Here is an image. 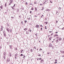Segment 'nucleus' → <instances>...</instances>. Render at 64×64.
<instances>
[{
	"label": "nucleus",
	"mask_w": 64,
	"mask_h": 64,
	"mask_svg": "<svg viewBox=\"0 0 64 64\" xmlns=\"http://www.w3.org/2000/svg\"><path fill=\"white\" fill-rule=\"evenodd\" d=\"M57 22H58V21L56 20V23H57Z\"/></svg>",
	"instance_id": "43"
},
{
	"label": "nucleus",
	"mask_w": 64,
	"mask_h": 64,
	"mask_svg": "<svg viewBox=\"0 0 64 64\" xmlns=\"http://www.w3.org/2000/svg\"><path fill=\"white\" fill-rule=\"evenodd\" d=\"M57 63V62H54V63H55V64H56V63Z\"/></svg>",
	"instance_id": "54"
},
{
	"label": "nucleus",
	"mask_w": 64,
	"mask_h": 64,
	"mask_svg": "<svg viewBox=\"0 0 64 64\" xmlns=\"http://www.w3.org/2000/svg\"><path fill=\"white\" fill-rule=\"evenodd\" d=\"M44 23L45 24H47V23H48V22H44Z\"/></svg>",
	"instance_id": "13"
},
{
	"label": "nucleus",
	"mask_w": 64,
	"mask_h": 64,
	"mask_svg": "<svg viewBox=\"0 0 64 64\" xmlns=\"http://www.w3.org/2000/svg\"><path fill=\"white\" fill-rule=\"evenodd\" d=\"M34 48L35 49H36V47H35V46L34 47Z\"/></svg>",
	"instance_id": "44"
},
{
	"label": "nucleus",
	"mask_w": 64,
	"mask_h": 64,
	"mask_svg": "<svg viewBox=\"0 0 64 64\" xmlns=\"http://www.w3.org/2000/svg\"><path fill=\"white\" fill-rule=\"evenodd\" d=\"M58 40H59L60 41V40H62V38H59Z\"/></svg>",
	"instance_id": "10"
},
{
	"label": "nucleus",
	"mask_w": 64,
	"mask_h": 64,
	"mask_svg": "<svg viewBox=\"0 0 64 64\" xmlns=\"http://www.w3.org/2000/svg\"><path fill=\"white\" fill-rule=\"evenodd\" d=\"M41 5H42H42H43V4H40V6H41Z\"/></svg>",
	"instance_id": "32"
},
{
	"label": "nucleus",
	"mask_w": 64,
	"mask_h": 64,
	"mask_svg": "<svg viewBox=\"0 0 64 64\" xmlns=\"http://www.w3.org/2000/svg\"><path fill=\"white\" fill-rule=\"evenodd\" d=\"M44 16L43 15H42V16H41V18H42V17H43V16Z\"/></svg>",
	"instance_id": "35"
},
{
	"label": "nucleus",
	"mask_w": 64,
	"mask_h": 64,
	"mask_svg": "<svg viewBox=\"0 0 64 64\" xmlns=\"http://www.w3.org/2000/svg\"><path fill=\"white\" fill-rule=\"evenodd\" d=\"M58 13V12L57 11L56 12V14H57V13Z\"/></svg>",
	"instance_id": "56"
},
{
	"label": "nucleus",
	"mask_w": 64,
	"mask_h": 64,
	"mask_svg": "<svg viewBox=\"0 0 64 64\" xmlns=\"http://www.w3.org/2000/svg\"><path fill=\"white\" fill-rule=\"evenodd\" d=\"M40 27H41V26H42V27H43V26H42V25H40Z\"/></svg>",
	"instance_id": "52"
},
{
	"label": "nucleus",
	"mask_w": 64,
	"mask_h": 64,
	"mask_svg": "<svg viewBox=\"0 0 64 64\" xmlns=\"http://www.w3.org/2000/svg\"><path fill=\"white\" fill-rule=\"evenodd\" d=\"M40 30H42V28H41Z\"/></svg>",
	"instance_id": "57"
},
{
	"label": "nucleus",
	"mask_w": 64,
	"mask_h": 64,
	"mask_svg": "<svg viewBox=\"0 0 64 64\" xmlns=\"http://www.w3.org/2000/svg\"><path fill=\"white\" fill-rule=\"evenodd\" d=\"M28 31H30V32H31V30H30V29Z\"/></svg>",
	"instance_id": "29"
},
{
	"label": "nucleus",
	"mask_w": 64,
	"mask_h": 64,
	"mask_svg": "<svg viewBox=\"0 0 64 64\" xmlns=\"http://www.w3.org/2000/svg\"><path fill=\"white\" fill-rule=\"evenodd\" d=\"M21 23V24H23V22H22Z\"/></svg>",
	"instance_id": "25"
},
{
	"label": "nucleus",
	"mask_w": 64,
	"mask_h": 64,
	"mask_svg": "<svg viewBox=\"0 0 64 64\" xmlns=\"http://www.w3.org/2000/svg\"><path fill=\"white\" fill-rule=\"evenodd\" d=\"M53 35V34H51V35Z\"/></svg>",
	"instance_id": "63"
},
{
	"label": "nucleus",
	"mask_w": 64,
	"mask_h": 64,
	"mask_svg": "<svg viewBox=\"0 0 64 64\" xmlns=\"http://www.w3.org/2000/svg\"><path fill=\"white\" fill-rule=\"evenodd\" d=\"M38 56H41V55H40V54H38Z\"/></svg>",
	"instance_id": "28"
},
{
	"label": "nucleus",
	"mask_w": 64,
	"mask_h": 64,
	"mask_svg": "<svg viewBox=\"0 0 64 64\" xmlns=\"http://www.w3.org/2000/svg\"><path fill=\"white\" fill-rule=\"evenodd\" d=\"M47 1H48V0H46L44 2V3H46V4L47 3H48Z\"/></svg>",
	"instance_id": "3"
},
{
	"label": "nucleus",
	"mask_w": 64,
	"mask_h": 64,
	"mask_svg": "<svg viewBox=\"0 0 64 64\" xmlns=\"http://www.w3.org/2000/svg\"><path fill=\"white\" fill-rule=\"evenodd\" d=\"M6 4H7V3H6L5 4V7H6Z\"/></svg>",
	"instance_id": "21"
},
{
	"label": "nucleus",
	"mask_w": 64,
	"mask_h": 64,
	"mask_svg": "<svg viewBox=\"0 0 64 64\" xmlns=\"http://www.w3.org/2000/svg\"><path fill=\"white\" fill-rule=\"evenodd\" d=\"M35 11H37V8H35Z\"/></svg>",
	"instance_id": "11"
},
{
	"label": "nucleus",
	"mask_w": 64,
	"mask_h": 64,
	"mask_svg": "<svg viewBox=\"0 0 64 64\" xmlns=\"http://www.w3.org/2000/svg\"><path fill=\"white\" fill-rule=\"evenodd\" d=\"M62 52H63L62 53H63V54H64V51H62Z\"/></svg>",
	"instance_id": "45"
},
{
	"label": "nucleus",
	"mask_w": 64,
	"mask_h": 64,
	"mask_svg": "<svg viewBox=\"0 0 64 64\" xmlns=\"http://www.w3.org/2000/svg\"><path fill=\"white\" fill-rule=\"evenodd\" d=\"M2 6H1V7H0L1 8V9H2Z\"/></svg>",
	"instance_id": "48"
},
{
	"label": "nucleus",
	"mask_w": 64,
	"mask_h": 64,
	"mask_svg": "<svg viewBox=\"0 0 64 64\" xmlns=\"http://www.w3.org/2000/svg\"><path fill=\"white\" fill-rule=\"evenodd\" d=\"M36 3H37V2H34V4H36Z\"/></svg>",
	"instance_id": "22"
},
{
	"label": "nucleus",
	"mask_w": 64,
	"mask_h": 64,
	"mask_svg": "<svg viewBox=\"0 0 64 64\" xmlns=\"http://www.w3.org/2000/svg\"><path fill=\"white\" fill-rule=\"evenodd\" d=\"M37 60H39V58H38Z\"/></svg>",
	"instance_id": "59"
},
{
	"label": "nucleus",
	"mask_w": 64,
	"mask_h": 64,
	"mask_svg": "<svg viewBox=\"0 0 64 64\" xmlns=\"http://www.w3.org/2000/svg\"><path fill=\"white\" fill-rule=\"evenodd\" d=\"M30 51H31V52H33V51H32V49H31L30 50Z\"/></svg>",
	"instance_id": "15"
},
{
	"label": "nucleus",
	"mask_w": 64,
	"mask_h": 64,
	"mask_svg": "<svg viewBox=\"0 0 64 64\" xmlns=\"http://www.w3.org/2000/svg\"><path fill=\"white\" fill-rule=\"evenodd\" d=\"M40 50H42V49L41 48L40 49Z\"/></svg>",
	"instance_id": "55"
},
{
	"label": "nucleus",
	"mask_w": 64,
	"mask_h": 64,
	"mask_svg": "<svg viewBox=\"0 0 64 64\" xmlns=\"http://www.w3.org/2000/svg\"><path fill=\"white\" fill-rule=\"evenodd\" d=\"M51 38H52V37H50L48 39L49 40V41H50V40H51Z\"/></svg>",
	"instance_id": "5"
},
{
	"label": "nucleus",
	"mask_w": 64,
	"mask_h": 64,
	"mask_svg": "<svg viewBox=\"0 0 64 64\" xmlns=\"http://www.w3.org/2000/svg\"><path fill=\"white\" fill-rule=\"evenodd\" d=\"M60 52H61V53H62V52H61V51H60Z\"/></svg>",
	"instance_id": "53"
},
{
	"label": "nucleus",
	"mask_w": 64,
	"mask_h": 64,
	"mask_svg": "<svg viewBox=\"0 0 64 64\" xmlns=\"http://www.w3.org/2000/svg\"><path fill=\"white\" fill-rule=\"evenodd\" d=\"M6 54L5 53V52H4V55H5Z\"/></svg>",
	"instance_id": "33"
},
{
	"label": "nucleus",
	"mask_w": 64,
	"mask_h": 64,
	"mask_svg": "<svg viewBox=\"0 0 64 64\" xmlns=\"http://www.w3.org/2000/svg\"><path fill=\"white\" fill-rule=\"evenodd\" d=\"M42 61H43V60H42L41 61H40V62L41 63H42Z\"/></svg>",
	"instance_id": "19"
},
{
	"label": "nucleus",
	"mask_w": 64,
	"mask_h": 64,
	"mask_svg": "<svg viewBox=\"0 0 64 64\" xmlns=\"http://www.w3.org/2000/svg\"><path fill=\"white\" fill-rule=\"evenodd\" d=\"M10 32H11V31H12V30H10Z\"/></svg>",
	"instance_id": "38"
},
{
	"label": "nucleus",
	"mask_w": 64,
	"mask_h": 64,
	"mask_svg": "<svg viewBox=\"0 0 64 64\" xmlns=\"http://www.w3.org/2000/svg\"><path fill=\"white\" fill-rule=\"evenodd\" d=\"M3 59L4 60H5V56L4 55L3 56Z\"/></svg>",
	"instance_id": "4"
},
{
	"label": "nucleus",
	"mask_w": 64,
	"mask_h": 64,
	"mask_svg": "<svg viewBox=\"0 0 64 64\" xmlns=\"http://www.w3.org/2000/svg\"><path fill=\"white\" fill-rule=\"evenodd\" d=\"M39 60H41V58H40L39 59Z\"/></svg>",
	"instance_id": "51"
},
{
	"label": "nucleus",
	"mask_w": 64,
	"mask_h": 64,
	"mask_svg": "<svg viewBox=\"0 0 64 64\" xmlns=\"http://www.w3.org/2000/svg\"><path fill=\"white\" fill-rule=\"evenodd\" d=\"M50 2L51 3H52V2H51V1H50Z\"/></svg>",
	"instance_id": "47"
},
{
	"label": "nucleus",
	"mask_w": 64,
	"mask_h": 64,
	"mask_svg": "<svg viewBox=\"0 0 64 64\" xmlns=\"http://www.w3.org/2000/svg\"><path fill=\"white\" fill-rule=\"evenodd\" d=\"M15 56H16V57H17V56L16 55V54H15Z\"/></svg>",
	"instance_id": "37"
},
{
	"label": "nucleus",
	"mask_w": 64,
	"mask_h": 64,
	"mask_svg": "<svg viewBox=\"0 0 64 64\" xmlns=\"http://www.w3.org/2000/svg\"><path fill=\"white\" fill-rule=\"evenodd\" d=\"M62 29H64V27L63 28H62Z\"/></svg>",
	"instance_id": "58"
},
{
	"label": "nucleus",
	"mask_w": 64,
	"mask_h": 64,
	"mask_svg": "<svg viewBox=\"0 0 64 64\" xmlns=\"http://www.w3.org/2000/svg\"><path fill=\"white\" fill-rule=\"evenodd\" d=\"M3 30V27L2 26V27L1 28V31H2Z\"/></svg>",
	"instance_id": "9"
},
{
	"label": "nucleus",
	"mask_w": 64,
	"mask_h": 64,
	"mask_svg": "<svg viewBox=\"0 0 64 64\" xmlns=\"http://www.w3.org/2000/svg\"><path fill=\"white\" fill-rule=\"evenodd\" d=\"M32 10H34V9H33V8L32 7Z\"/></svg>",
	"instance_id": "20"
},
{
	"label": "nucleus",
	"mask_w": 64,
	"mask_h": 64,
	"mask_svg": "<svg viewBox=\"0 0 64 64\" xmlns=\"http://www.w3.org/2000/svg\"><path fill=\"white\" fill-rule=\"evenodd\" d=\"M11 54H10V57H11Z\"/></svg>",
	"instance_id": "40"
},
{
	"label": "nucleus",
	"mask_w": 64,
	"mask_h": 64,
	"mask_svg": "<svg viewBox=\"0 0 64 64\" xmlns=\"http://www.w3.org/2000/svg\"><path fill=\"white\" fill-rule=\"evenodd\" d=\"M10 48H11V49L12 48V46H10Z\"/></svg>",
	"instance_id": "17"
},
{
	"label": "nucleus",
	"mask_w": 64,
	"mask_h": 64,
	"mask_svg": "<svg viewBox=\"0 0 64 64\" xmlns=\"http://www.w3.org/2000/svg\"><path fill=\"white\" fill-rule=\"evenodd\" d=\"M32 5V3H30V5Z\"/></svg>",
	"instance_id": "50"
},
{
	"label": "nucleus",
	"mask_w": 64,
	"mask_h": 64,
	"mask_svg": "<svg viewBox=\"0 0 64 64\" xmlns=\"http://www.w3.org/2000/svg\"><path fill=\"white\" fill-rule=\"evenodd\" d=\"M10 3H12V2H13L12 1H10Z\"/></svg>",
	"instance_id": "26"
},
{
	"label": "nucleus",
	"mask_w": 64,
	"mask_h": 64,
	"mask_svg": "<svg viewBox=\"0 0 64 64\" xmlns=\"http://www.w3.org/2000/svg\"><path fill=\"white\" fill-rule=\"evenodd\" d=\"M39 26L38 24H36V26H35V27L36 28H38Z\"/></svg>",
	"instance_id": "1"
},
{
	"label": "nucleus",
	"mask_w": 64,
	"mask_h": 64,
	"mask_svg": "<svg viewBox=\"0 0 64 64\" xmlns=\"http://www.w3.org/2000/svg\"><path fill=\"white\" fill-rule=\"evenodd\" d=\"M56 43H58V40H57L56 41Z\"/></svg>",
	"instance_id": "14"
},
{
	"label": "nucleus",
	"mask_w": 64,
	"mask_h": 64,
	"mask_svg": "<svg viewBox=\"0 0 64 64\" xmlns=\"http://www.w3.org/2000/svg\"><path fill=\"white\" fill-rule=\"evenodd\" d=\"M47 10H48V11H50V10H48V9Z\"/></svg>",
	"instance_id": "23"
},
{
	"label": "nucleus",
	"mask_w": 64,
	"mask_h": 64,
	"mask_svg": "<svg viewBox=\"0 0 64 64\" xmlns=\"http://www.w3.org/2000/svg\"><path fill=\"white\" fill-rule=\"evenodd\" d=\"M15 4H14L13 7H15Z\"/></svg>",
	"instance_id": "41"
},
{
	"label": "nucleus",
	"mask_w": 64,
	"mask_h": 64,
	"mask_svg": "<svg viewBox=\"0 0 64 64\" xmlns=\"http://www.w3.org/2000/svg\"><path fill=\"white\" fill-rule=\"evenodd\" d=\"M55 62H56V61H57V60H55Z\"/></svg>",
	"instance_id": "30"
},
{
	"label": "nucleus",
	"mask_w": 64,
	"mask_h": 64,
	"mask_svg": "<svg viewBox=\"0 0 64 64\" xmlns=\"http://www.w3.org/2000/svg\"><path fill=\"white\" fill-rule=\"evenodd\" d=\"M14 49H15V51H16V50H17V49L16 48H14Z\"/></svg>",
	"instance_id": "16"
},
{
	"label": "nucleus",
	"mask_w": 64,
	"mask_h": 64,
	"mask_svg": "<svg viewBox=\"0 0 64 64\" xmlns=\"http://www.w3.org/2000/svg\"><path fill=\"white\" fill-rule=\"evenodd\" d=\"M12 9H14V8H13V7H12Z\"/></svg>",
	"instance_id": "62"
},
{
	"label": "nucleus",
	"mask_w": 64,
	"mask_h": 64,
	"mask_svg": "<svg viewBox=\"0 0 64 64\" xmlns=\"http://www.w3.org/2000/svg\"><path fill=\"white\" fill-rule=\"evenodd\" d=\"M17 12H19V9H17Z\"/></svg>",
	"instance_id": "12"
},
{
	"label": "nucleus",
	"mask_w": 64,
	"mask_h": 64,
	"mask_svg": "<svg viewBox=\"0 0 64 64\" xmlns=\"http://www.w3.org/2000/svg\"><path fill=\"white\" fill-rule=\"evenodd\" d=\"M49 47H52V45L51 44H50L49 45Z\"/></svg>",
	"instance_id": "8"
},
{
	"label": "nucleus",
	"mask_w": 64,
	"mask_h": 64,
	"mask_svg": "<svg viewBox=\"0 0 64 64\" xmlns=\"http://www.w3.org/2000/svg\"><path fill=\"white\" fill-rule=\"evenodd\" d=\"M24 30H27V28H24Z\"/></svg>",
	"instance_id": "27"
},
{
	"label": "nucleus",
	"mask_w": 64,
	"mask_h": 64,
	"mask_svg": "<svg viewBox=\"0 0 64 64\" xmlns=\"http://www.w3.org/2000/svg\"><path fill=\"white\" fill-rule=\"evenodd\" d=\"M49 32H50V33H51V32H52V31H50Z\"/></svg>",
	"instance_id": "39"
},
{
	"label": "nucleus",
	"mask_w": 64,
	"mask_h": 64,
	"mask_svg": "<svg viewBox=\"0 0 64 64\" xmlns=\"http://www.w3.org/2000/svg\"><path fill=\"white\" fill-rule=\"evenodd\" d=\"M9 61H10V59H9V58H8L7 60V62H9Z\"/></svg>",
	"instance_id": "2"
},
{
	"label": "nucleus",
	"mask_w": 64,
	"mask_h": 64,
	"mask_svg": "<svg viewBox=\"0 0 64 64\" xmlns=\"http://www.w3.org/2000/svg\"><path fill=\"white\" fill-rule=\"evenodd\" d=\"M24 22H25L26 23V22H27V20H25Z\"/></svg>",
	"instance_id": "18"
},
{
	"label": "nucleus",
	"mask_w": 64,
	"mask_h": 64,
	"mask_svg": "<svg viewBox=\"0 0 64 64\" xmlns=\"http://www.w3.org/2000/svg\"><path fill=\"white\" fill-rule=\"evenodd\" d=\"M16 57H15V59H16Z\"/></svg>",
	"instance_id": "60"
},
{
	"label": "nucleus",
	"mask_w": 64,
	"mask_h": 64,
	"mask_svg": "<svg viewBox=\"0 0 64 64\" xmlns=\"http://www.w3.org/2000/svg\"><path fill=\"white\" fill-rule=\"evenodd\" d=\"M11 3H9V5H11Z\"/></svg>",
	"instance_id": "31"
},
{
	"label": "nucleus",
	"mask_w": 64,
	"mask_h": 64,
	"mask_svg": "<svg viewBox=\"0 0 64 64\" xmlns=\"http://www.w3.org/2000/svg\"><path fill=\"white\" fill-rule=\"evenodd\" d=\"M62 57H64V56H62Z\"/></svg>",
	"instance_id": "64"
},
{
	"label": "nucleus",
	"mask_w": 64,
	"mask_h": 64,
	"mask_svg": "<svg viewBox=\"0 0 64 64\" xmlns=\"http://www.w3.org/2000/svg\"><path fill=\"white\" fill-rule=\"evenodd\" d=\"M59 9H60H60H61V8L59 7Z\"/></svg>",
	"instance_id": "42"
},
{
	"label": "nucleus",
	"mask_w": 64,
	"mask_h": 64,
	"mask_svg": "<svg viewBox=\"0 0 64 64\" xmlns=\"http://www.w3.org/2000/svg\"><path fill=\"white\" fill-rule=\"evenodd\" d=\"M6 30L8 31V32H9V29L8 28H6Z\"/></svg>",
	"instance_id": "7"
},
{
	"label": "nucleus",
	"mask_w": 64,
	"mask_h": 64,
	"mask_svg": "<svg viewBox=\"0 0 64 64\" xmlns=\"http://www.w3.org/2000/svg\"><path fill=\"white\" fill-rule=\"evenodd\" d=\"M31 11H30V13L31 14Z\"/></svg>",
	"instance_id": "61"
},
{
	"label": "nucleus",
	"mask_w": 64,
	"mask_h": 64,
	"mask_svg": "<svg viewBox=\"0 0 64 64\" xmlns=\"http://www.w3.org/2000/svg\"><path fill=\"white\" fill-rule=\"evenodd\" d=\"M21 55V56H23V54H21V55Z\"/></svg>",
	"instance_id": "46"
},
{
	"label": "nucleus",
	"mask_w": 64,
	"mask_h": 64,
	"mask_svg": "<svg viewBox=\"0 0 64 64\" xmlns=\"http://www.w3.org/2000/svg\"><path fill=\"white\" fill-rule=\"evenodd\" d=\"M4 36H6V34H4Z\"/></svg>",
	"instance_id": "24"
},
{
	"label": "nucleus",
	"mask_w": 64,
	"mask_h": 64,
	"mask_svg": "<svg viewBox=\"0 0 64 64\" xmlns=\"http://www.w3.org/2000/svg\"><path fill=\"white\" fill-rule=\"evenodd\" d=\"M26 5H28V3H27V2H26Z\"/></svg>",
	"instance_id": "34"
},
{
	"label": "nucleus",
	"mask_w": 64,
	"mask_h": 64,
	"mask_svg": "<svg viewBox=\"0 0 64 64\" xmlns=\"http://www.w3.org/2000/svg\"><path fill=\"white\" fill-rule=\"evenodd\" d=\"M7 36L8 38H9L10 37V35L9 34H8L7 35Z\"/></svg>",
	"instance_id": "6"
},
{
	"label": "nucleus",
	"mask_w": 64,
	"mask_h": 64,
	"mask_svg": "<svg viewBox=\"0 0 64 64\" xmlns=\"http://www.w3.org/2000/svg\"><path fill=\"white\" fill-rule=\"evenodd\" d=\"M28 20H30V18H28Z\"/></svg>",
	"instance_id": "36"
},
{
	"label": "nucleus",
	"mask_w": 64,
	"mask_h": 64,
	"mask_svg": "<svg viewBox=\"0 0 64 64\" xmlns=\"http://www.w3.org/2000/svg\"><path fill=\"white\" fill-rule=\"evenodd\" d=\"M47 54H49V52H48L47 53Z\"/></svg>",
	"instance_id": "49"
}]
</instances>
